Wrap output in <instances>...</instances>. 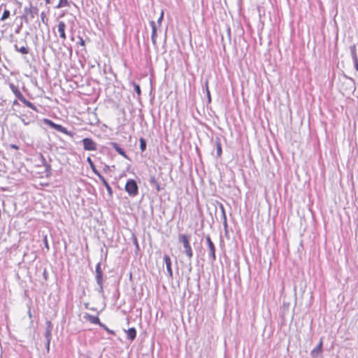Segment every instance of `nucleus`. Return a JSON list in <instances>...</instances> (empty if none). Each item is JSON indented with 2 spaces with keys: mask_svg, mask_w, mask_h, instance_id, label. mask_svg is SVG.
Here are the masks:
<instances>
[{
  "mask_svg": "<svg viewBox=\"0 0 358 358\" xmlns=\"http://www.w3.org/2000/svg\"><path fill=\"white\" fill-rule=\"evenodd\" d=\"M9 86L13 93L22 103H23L26 106L32 109L33 110L37 111V108L31 102L25 99L17 87H16L13 83H10Z\"/></svg>",
  "mask_w": 358,
  "mask_h": 358,
  "instance_id": "1",
  "label": "nucleus"
},
{
  "mask_svg": "<svg viewBox=\"0 0 358 358\" xmlns=\"http://www.w3.org/2000/svg\"><path fill=\"white\" fill-rule=\"evenodd\" d=\"M43 122L45 124L50 127L51 128H52L54 129H56L57 131H58L62 134H64L71 137L73 136V133L71 131H69L64 127H63L61 124H56L54 122H52V120L47 119V118H44L43 120Z\"/></svg>",
  "mask_w": 358,
  "mask_h": 358,
  "instance_id": "2",
  "label": "nucleus"
},
{
  "mask_svg": "<svg viewBox=\"0 0 358 358\" xmlns=\"http://www.w3.org/2000/svg\"><path fill=\"white\" fill-rule=\"evenodd\" d=\"M179 241L182 243L185 249V253L189 259L193 257V252L192 247L189 243L188 236L185 234H181L179 236Z\"/></svg>",
  "mask_w": 358,
  "mask_h": 358,
  "instance_id": "3",
  "label": "nucleus"
},
{
  "mask_svg": "<svg viewBox=\"0 0 358 358\" xmlns=\"http://www.w3.org/2000/svg\"><path fill=\"white\" fill-rule=\"evenodd\" d=\"M124 188L125 191L131 196H135L138 194V185L134 179L128 180Z\"/></svg>",
  "mask_w": 358,
  "mask_h": 358,
  "instance_id": "4",
  "label": "nucleus"
},
{
  "mask_svg": "<svg viewBox=\"0 0 358 358\" xmlns=\"http://www.w3.org/2000/svg\"><path fill=\"white\" fill-rule=\"evenodd\" d=\"M83 148L87 151H95L97 149V143L90 138H85L82 141Z\"/></svg>",
  "mask_w": 358,
  "mask_h": 358,
  "instance_id": "5",
  "label": "nucleus"
},
{
  "mask_svg": "<svg viewBox=\"0 0 358 358\" xmlns=\"http://www.w3.org/2000/svg\"><path fill=\"white\" fill-rule=\"evenodd\" d=\"M38 9L36 6H31L30 7L24 8V17H29L31 20L34 19L38 15Z\"/></svg>",
  "mask_w": 358,
  "mask_h": 358,
  "instance_id": "6",
  "label": "nucleus"
},
{
  "mask_svg": "<svg viewBox=\"0 0 358 358\" xmlns=\"http://www.w3.org/2000/svg\"><path fill=\"white\" fill-rule=\"evenodd\" d=\"M66 28V23L63 21H59L57 24V31L59 32L60 38L63 41H66V32H65Z\"/></svg>",
  "mask_w": 358,
  "mask_h": 358,
  "instance_id": "7",
  "label": "nucleus"
},
{
  "mask_svg": "<svg viewBox=\"0 0 358 358\" xmlns=\"http://www.w3.org/2000/svg\"><path fill=\"white\" fill-rule=\"evenodd\" d=\"M206 239V242H207V244H208V248L210 250V255L212 258V260L214 261L216 259L215 245L213 244V243L211 241V238L209 236H207Z\"/></svg>",
  "mask_w": 358,
  "mask_h": 358,
  "instance_id": "8",
  "label": "nucleus"
},
{
  "mask_svg": "<svg viewBox=\"0 0 358 358\" xmlns=\"http://www.w3.org/2000/svg\"><path fill=\"white\" fill-rule=\"evenodd\" d=\"M150 24L152 27V36L151 39L152 42L154 45H156L157 44V25L155 21H150Z\"/></svg>",
  "mask_w": 358,
  "mask_h": 358,
  "instance_id": "9",
  "label": "nucleus"
},
{
  "mask_svg": "<svg viewBox=\"0 0 358 358\" xmlns=\"http://www.w3.org/2000/svg\"><path fill=\"white\" fill-rule=\"evenodd\" d=\"M84 318L92 324H99V326L101 324L98 316L87 313L84 315Z\"/></svg>",
  "mask_w": 358,
  "mask_h": 358,
  "instance_id": "10",
  "label": "nucleus"
},
{
  "mask_svg": "<svg viewBox=\"0 0 358 358\" xmlns=\"http://www.w3.org/2000/svg\"><path fill=\"white\" fill-rule=\"evenodd\" d=\"M96 279L97 283L99 285H101L103 283V273H102V271L101 268L100 263H99L96 265Z\"/></svg>",
  "mask_w": 358,
  "mask_h": 358,
  "instance_id": "11",
  "label": "nucleus"
},
{
  "mask_svg": "<svg viewBox=\"0 0 358 358\" xmlns=\"http://www.w3.org/2000/svg\"><path fill=\"white\" fill-rule=\"evenodd\" d=\"M164 260L166 264V270L169 273V275L170 277H172L173 276V271H172V268H171V260L170 257L166 255H164Z\"/></svg>",
  "mask_w": 358,
  "mask_h": 358,
  "instance_id": "12",
  "label": "nucleus"
},
{
  "mask_svg": "<svg viewBox=\"0 0 358 358\" xmlns=\"http://www.w3.org/2000/svg\"><path fill=\"white\" fill-rule=\"evenodd\" d=\"M110 145L120 155H122V157H124L125 158H127V155L126 152L123 150V149L120 148L119 145L116 143L112 142V143H110Z\"/></svg>",
  "mask_w": 358,
  "mask_h": 358,
  "instance_id": "13",
  "label": "nucleus"
},
{
  "mask_svg": "<svg viewBox=\"0 0 358 358\" xmlns=\"http://www.w3.org/2000/svg\"><path fill=\"white\" fill-rule=\"evenodd\" d=\"M47 324H48V327H47V329L45 330V336L47 341H50L51 340V337H52V334H51L52 323H51V322L48 321L47 322Z\"/></svg>",
  "mask_w": 358,
  "mask_h": 358,
  "instance_id": "14",
  "label": "nucleus"
},
{
  "mask_svg": "<svg viewBox=\"0 0 358 358\" xmlns=\"http://www.w3.org/2000/svg\"><path fill=\"white\" fill-rule=\"evenodd\" d=\"M127 338L130 339L131 341H133L136 336V331L135 328L132 327L127 330Z\"/></svg>",
  "mask_w": 358,
  "mask_h": 358,
  "instance_id": "15",
  "label": "nucleus"
},
{
  "mask_svg": "<svg viewBox=\"0 0 358 358\" xmlns=\"http://www.w3.org/2000/svg\"><path fill=\"white\" fill-rule=\"evenodd\" d=\"M215 144H216L217 156V157H220L222 155V149L221 141L219 138H217L216 140Z\"/></svg>",
  "mask_w": 358,
  "mask_h": 358,
  "instance_id": "16",
  "label": "nucleus"
},
{
  "mask_svg": "<svg viewBox=\"0 0 358 358\" xmlns=\"http://www.w3.org/2000/svg\"><path fill=\"white\" fill-rule=\"evenodd\" d=\"M322 341L320 340L318 345L312 350L311 355L313 356H315L319 353L322 352Z\"/></svg>",
  "mask_w": 358,
  "mask_h": 358,
  "instance_id": "17",
  "label": "nucleus"
},
{
  "mask_svg": "<svg viewBox=\"0 0 358 358\" xmlns=\"http://www.w3.org/2000/svg\"><path fill=\"white\" fill-rule=\"evenodd\" d=\"M87 162H88L90 168L92 169V171L98 176H99L101 173L96 170V167H95V165L94 164V162H92V159L88 157L87 158Z\"/></svg>",
  "mask_w": 358,
  "mask_h": 358,
  "instance_id": "18",
  "label": "nucleus"
},
{
  "mask_svg": "<svg viewBox=\"0 0 358 358\" xmlns=\"http://www.w3.org/2000/svg\"><path fill=\"white\" fill-rule=\"evenodd\" d=\"M15 48L16 51H17L23 55H27L29 53V49L27 47H25V46L18 47L17 45H15Z\"/></svg>",
  "mask_w": 358,
  "mask_h": 358,
  "instance_id": "19",
  "label": "nucleus"
},
{
  "mask_svg": "<svg viewBox=\"0 0 358 358\" xmlns=\"http://www.w3.org/2000/svg\"><path fill=\"white\" fill-rule=\"evenodd\" d=\"M69 3L68 0H59L58 4L55 6L56 8H61L64 7H69Z\"/></svg>",
  "mask_w": 358,
  "mask_h": 358,
  "instance_id": "20",
  "label": "nucleus"
},
{
  "mask_svg": "<svg viewBox=\"0 0 358 358\" xmlns=\"http://www.w3.org/2000/svg\"><path fill=\"white\" fill-rule=\"evenodd\" d=\"M10 15V13L8 9L4 10L3 15L1 17V20L4 21L6 19L9 18Z\"/></svg>",
  "mask_w": 358,
  "mask_h": 358,
  "instance_id": "21",
  "label": "nucleus"
},
{
  "mask_svg": "<svg viewBox=\"0 0 358 358\" xmlns=\"http://www.w3.org/2000/svg\"><path fill=\"white\" fill-rule=\"evenodd\" d=\"M140 149L141 152H144L146 149V142L143 138H141L140 140Z\"/></svg>",
  "mask_w": 358,
  "mask_h": 358,
  "instance_id": "22",
  "label": "nucleus"
},
{
  "mask_svg": "<svg viewBox=\"0 0 358 358\" xmlns=\"http://www.w3.org/2000/svg\"><path fill=\"white\" fill-rule=\"evenodd\" d=\"M98 177L106 188H107L108 186H110L108 182L106 181V180L103 178V176L101 174L98 176Z\"/></svg>",
  "mask_w": 358,
  "mask_h": 358,
  "instance_id": "23",
  "label": "nucleus"
},
{
  "mask_svg": "<svg viewBox=\"0 0 358 358\" xmlns=\"http://www.w3.org/2000/svg\"><path fill=\"white\" fill-rule=\"evenodd\" d=\"M134 86V89H135V91L137 93V94L138 96H141V88H140V86L136 84V83H133Z\"/></svg>",
  "mask_w": 358,
  "mask_h": 358,
  "instance_id": "24",
  "label": "nucleus"
},
{
  "mask_svg": "<svg viewBox=\"0 0 358 358\" xmlns=\"http://www.w3.org/2000/svg\"><path fill=\"white\" fill-rule=\"evenodd\" d=\"M101 327H103L107 332H108L110 334H115V332L113 330L109 329L105 324H102L100 325Z\"/></svg>",
  "mask_w": 358,
  "mask_h": 358,
  "instance_id": "25",
  "label": "nucleus"
},
{
  "mask_svg": "<svg viewBox=\"0 0 358 358\" xmlns=\"http://www.w3.org/2000/svg\"><path fill=\"white\" fill-rule=\"evenodd\" d=\"M41 15L43 23L47 24L48 19L46 18L45 14L44 13H42Z\"/></svg>",
  "mask_w": 358,
  "mask_h": 358,
  "instance_id": "26",
  "label": "nucleus"
},
{
  "mask_svg": "<svg viewBox=\"0 0 358 358\" xmlns=\"http://www.w3.org/2000/svg\"><path fill=\"white\" fill-rule=\"evenodd\" d=\"M43 241H44L45 246L46 249L48 250H49V245H48V239H47V236H46L44 237Z\"/></svg>",
  "mask_w": 358,
  "mask_h": 358,
  "instance_id": "27",
  "label": "nucleus"
},
{
  "mask_svg": "<svg viewBox=\"0 0 358 358\" xmlns=\"http://www.w3.org/2000/svg\"><path fill=\"white\" fill-rule=\"evenodd\" d=\"M163 16H164V12H163V11H162L161 15H160V17H159V19H158V24H159V26H160V24H161V22H162V19H163Z\"/></svg>",
  "mask_w": 358,
  "mask_h": 358,
  "instance_id": "28",
  "label": "nucleus"
},
{
  "mask_svg": "<svg viewBox=\"0 0 358 358\" xmlns=\"http://www.w3.org/2000/svg\"><path fill=\"white\" fill-rule=\"evenodd\" d=\"M80 45L83 47H85V41L83 40V38H80V42H79Z\"/></svg>",
  "mask_w": 358,
  "mask_h": 358,
  "instance_id": "29",
  "label": "nucleus"
},
{
  "mask_svg": "<svg viewBox=\"0 0 358 358\" xmlns=\"http://www.w3.org/2000/svg\"><path fill=\"white\" fill-rule=\"evenodd\" d=\"M155 187H156V190H157V192H159V191L161 190V187H160V185H159V182H156V183L155 184Z\"/></svg>",
  "mask_w": 358,
  "mask_h": 358,
  "instance_id": "30",
  "label": "nucleus"
},
{
  "mask_svg": "<svg viewBox=\"0 0 358 358\" xmlns=\"http://www.w3.org/2000/svg\"><path fill=\"white\" fill-rule=\"evenodd\" d=\"M108 194L111 195L113 194V190L110 186H108L107 188H106Z\"/></svg>",
  "mask_w": 358,
  "mask_h": 358,
  "instance_id": "31",
  "label": "nucleus"
},
{
  "mask_svg": "<svg viewBox=\"0 0 358 358\" xmlns=\"http://www.w3.org/2000/svg\"><path fill=\"white\" fill-rule=\"evenodd\" d=\"M206 92H207V96L208 97V99L210 100V91L208 90V83H206Z\"/></svg>",
  "mask_w": 358,
  "mask_h": 358,
  "instance_id": "32",
  "label": "nucleus"
},
{
  "mask_svg": "<svg viewBox=\"0 0 358 358\" xmlns=\"http://www.w3.org/2000/svg\"><path fill=\"white\" fill-rule=\"evenodd\" d=\"M156 182H157V181L156 180L155 178V177H152L150 178V183L155 185Z\"/></svg>",
  "mask_w": 358,
  "mask_h": 358,
  "instance_id": "33",
  "label": "nucleus"
},
{
  "mask_svg": "<svg viewBox=\"0 0 358 358\" xmlns=\"http://www.w3.org/2000/svg\"><path fill=\"white\" fill-rule=\"evenodd\" d=\"M50 341H47L46 349H47L48 352H49V350H50Z\"/></svg>",
  "mask_w": 358,
  "mask_h": 358,
  "instance_id": "34",
  "label": "nucleus"
},
{
  "mask_svg": "<svg viewBox=\"0 0 358 358\" xmlns=\"http://www.w3.org/2000/svg\"><path fill=\"white\" fill-rule=\"evenodd\" d=\"M10 148H12L15 150H17L19 149L18 146L16 145H14V144L10 145Z\"/></svg>",
  "mask_w": 358,
  "mask_h": 358,
  "instance_id": "35",
  "label": "nucleus"
},
{
  "mask_svg": "<svg viewBox=\"0 0 358 358\" xmlns=\"http://www.w3.org/2000/svg\"><path fill=\"white\" fill-rule=\"evenodd\" d=\"M19 103L17 100H14L13 102V106H18Z\"/></svg>",
  "mask_w": 358,
  "mask_h": 358,
  "instance_id": "36",
  "label": "nucleus"
},
{
  "mask_svg": "<svg viewBox=\"0 0 358 358\" xmlns=\"http://www.w3.org/2000/svg\"><path fill=\"white\" fill-rule=\"evenodd\" d=\"M24 117H25V115H24V114H21V119H22V120L23 122H24V120H25Z\"/></svg>",
  "mask_w": 358,
  "mask_h": 358,
  "instance_id": "37",
  "label": "nucleus"
},
{
  "mask_svg": "<svg viewBox=\"0 0 358 358\" xmlns=\"http://www.w3.org/2000/svg\"><path fill=\"white\" fill-rule=\"evenodd\" d=\"M45 1L46 4H49L50 3V0H45Z\"/></svg>",
  "mask_w": 358,
  "mask_h": 358,
  "instance_id": "38",
  "label": "nucleus"
},
{
  "mask_svg": "<svg viewBox=\"0 0 358 358\" xmlns=\"http://www.w3.org/2000/svg\"><path fill=\"white\" fill-rule=\"evenodd\" d=\"M355 57L357 59V54L355 52Z\"/></svg>",
  "mask_w": 358,
  "mask_h": 358,
  "instance_id": "39",
  "label": "nucleus"
},
{
  "mask_svg": "<svg viewBox=\"0 0 358 358\" xmlns=\"http://www.w3.org/2000/svg\"><path fill=\"white\" fill-rule=\"evenodd\" d=\"M1 6H0V9L1 8Z\"/></svg>",
  "mask_w": 358,
  "mask_h": 358,
  "instance_id": "40",
  "label": "nucleus"
}]
</instances>
